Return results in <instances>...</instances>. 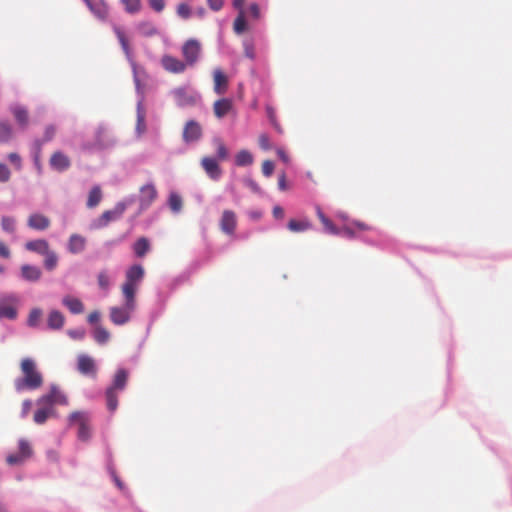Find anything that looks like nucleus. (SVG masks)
Listing matches in <instances>:
<instances>
[{"mask_svg": "<svg viewBox=\"0 0 512 512\" xmlns=\"http://www.w3.org/2000/svg\"><path fill=\"white\" fill-rule=\"evenodd\" d=\"M273 216L275 218H280V219L283 218L284 217V210H283V208L280 207V206H275L273 208Z\"/></svg>", "mask_w": 512, "mask_h": 512, "instance_id": "nucleus-60", "label": "nucleus"}, {"mask_svg": "<svg viewBox=\"0 0 512 512\" xmlns=\"http://www.w3.org/2000/svg\"><path fill=\"white\" fill-rule=\"evenodd\" d=\"M42 317V310L40 308H34L30 311L28 317V325L30 327H36L39 324V321Z\"/></svg>", "mask_w": 512, "mask_h": 512, "instance_id": "nucleus-43", "label": "nucleus"}, {"mask_svg": "<svg viewBox=\"0 0 512 512\" xmlns=\"http://www.w3.org/2000/svg\"><path fill=\"white\" fill-rule=\"evenodd\" d=\"M287 227L291 232H303V231L309 230L312 227V225L306 219H304V220L291 219V220H289Z\"/></svg>", "mask_w": 512, "mask_h": 512, "instance_id": "nucleus-29", "label": "nucleus"}, {"mask_svg": "<svg viewBox=\"0 0 512 512\" xmlns=\"http://www.w3.org/2000/svg\"><path fill=\"white\" fill-rule=\"evenodd\" d=\"M32 407L31 400H24L22 403V417H26Z\"/></svg>", "mask_w": 512, "mask_h": 512, "instance_id": "nucleus-58", "label": "nucleus"}, {"mask_svg": "<svg viewBox=\"0 0 512 512\" xmlns=\"http://www.w3.org/2000/svg\"><path fill=\"white\" fill-rule=\"evenodd\" d=\"M114 32L121 44L123 51L125 52V54L127 56H129L130 55V47H129L128 39L126 38L124 31L119 27H115Z\"/></svg>", "mask_w": 512, "mask_h": 512, "instance_id": "nucleus-38", "label": "nucleus"}, {"mask_svg": "<svg viewBox=\"0 0 512 512\" xmlns=\"http://www.w3.org/2000/svg\"><path fill=\"white\" fill-rule=\"evenodd\" d=\"M124 206H118L114 210H107L103 212L99 218V225L106 226L110 221L119 218L124 212Z\"/></svg>", "mask_w": 512, "mask_h": 512, "instance_id": "nucleus-26", "label": "nucleus"}, {"mask_svg": "<svg viewBox=\"0 0 512 512\" xmlns=\"http://www.w3.org/2000/svg\"><path fill=\"white\" fill-rule=\"evenodd\" d=\"M237 215L233 210H223L219 219V228L227 236H233L237 229Z\"/></svg>", "mask_w": 512, "mask_h": 512, "instance_id": "nucleus-8", "label": "nucleus"}, {"mask_svg": "<svg viewBox=\"0 0 512 512\" xmlns=\"http://www.w3.org/2000/svg\"><path fill=\"white\" fill-rule=\"evenodd\" d=\"M201 165L206 174L212 180H218L221 176V168L218 164V160L212 157H203L201 160Z\"/></svg>", "mask_w": 512, "mask_h": 512, "instance_id": "nucleus-14", "label": "nucleus"}, {"mask_svg": "<svg viewBox=\"0 0 512 512\" xmlns=\"http://www.w3.org/2000/svg\"><path fill=\"white\" fill-rule=\"evenodd\" d=\"M207 4L211 10L219 11L222 9L224 1L223 0H207Z\"/></svg>", "mask_w": 512, "mask_h": 512, "instance_id": "nucleus-53", "label": "nucleus"}, {"mask_svg": "<svg viewBox=\"0 0 512 512\" xmlns=\"http://www.w3.org/2000/svg\"><path fill=\"white\" fill-rule=\"evenodd\" d=\"M43 265L47 271H53L58 265V255L49 249L44 255Z\"/></svg>", "mask_w": 512, "mask_h": 512, "instance_id": "nucleus-30", "label": "nucleus"}, {"mask_svg": "<svg viewBox=\"0 0 512 512\" xmlns=\"http://www.w3.org/2000/svg\"><path fill=\"white\" fill-rule=\"evenodd\" d=\"M150 7L156 11L161 12L165 8V0H148Z\"/></svg>", "mask_w": 512, "mask_h": 512, "instance_id": "nucleus-52", "label": "nucleus"}, {"mask_svg": "<svg viewBox=\"0 0 512 512\" xmlns=\"http://www.w3.org/2000/svg\"><path fill=\"white\" fill-rule=\"evenodd\" d=\"M18 452L9 454L6 458L7 464L14 466V465H21L28 459H30L33 455V449L30 443L25 439H20L18 443Z\"/></svg>", "mask_w": 512, "mask_h": 512, "instance_id": "nucleus-5", "label": "nucleus"}, {"mask_svg": "<svg viewBox=\"0 0 512 512\" xmlns=\"http://www.w3.org/2000/svg\"><path fill=\"white\" fill-rule=\"evenodd\" d=\"M102 199V192L99 186H94L88 195L87 207L94 208L96 207Z\"/></svg>", "mask_w": 512, "mask_h": 512, "instance_id": "nucleus-34", "label": "nucleus"}, {"mask_svg": "<svg viewBox=\"0 0 512 512\" xmlns=\"http://www.w3.org/2000/svg\"><path fill=\"white\" fill-rule=\"evenodd\" d=\"M128 380V372L125 369L117 370L113 383L106 390V404L110 412H114L118 407V393L123 391Z\"/></svg>", "mask_w": 512, "mask_h": 512, "instance_id": "nucleus-2", "label": "nucleus"}, {"mask_svg": "<svg viewBox=\"0 0 512 512\" xmlns=\"http://www.w3.org/2000/svg\"><path fill=\"white\" fill-rule=\"evenodd\" d=\"M234 31L237 34H242L246 30V20L244 17V11H239V15L234 21Z\"/></svg>", "mask_w": 512, "mask_h": 512, "instance_id": "nucleus-39", "label": "nucleus"}, {"mask_svg": "<svg viewBox=\"0 0 512 512\" xmlns=\"http://www.w3.org/2000/svg\"><path fill=\"white\" fill-rule=\"evenodd\" d=\"M21 377L14 380L17 392L36 390L43 385V376L32 358H24L20 362Z\"/></svg>", "mask_w": 512, "mask_h": 512, "instance_id": "nucleus-1", "label": "nucleus"}, {"mask_svg": "<svg viewBox=\"0 0 512 512\" xmlns=\"http://www.w3.org/2000/svg\"><path fill=\"white\" fill-rule=\"evenodd\" d=\"M1 228L4 232L13 234L16 230L15 218L10 216H3L1 218Z\"/></svg>", "mask_w": 512, "mask_h": 512, "instance_id": "nucleus-36", "label": "nucleus"}, {"mask_svg": "<svg viewBox=\"0 0 512 512\" xmlns=\"http://www.w3.org/2000/svg\"><path fill=\"white\" fill-rule=\"evenodd\" d=\"M244 2L245 0H233V6L239 11H243Z\"/></svg>", "mask_w": 512, "mask_h": 512, "instance_id": "nucleus-63", "label": "nucleus"}, {"mask_svg": "<svg viewBox=\"0 0 512 512\" xmlns=\"http://www.w3.org/2000/svg\"><path fill=\"white\" fill-rule=\"evenodd\" d=\"M278 186H279V189L280 190H285L286 189V178H285V175L282 174L280 177H279V180H278Z\"/></svg>", "mask_w": 512, "mask_h": 512, "instance_id": "nucleus-62", "label": "nucleus"}, {"mask_svg": "<svg viewBox=\"0 0 512 512\" xmlns=\"http://www.w3.org/2000/svg\"><path fill=\"white\" fill-rule=\"evenodd\" d=\"M13 114L19 124H21L22 126H25L27 124L28 113H27L26 109H24L22 107H16L13 109Z\"/></svg>", "mask_w": 512, "mask_h": 512, "instance_id": "nucleus-41", "label": "nucleus"}, {"mask_svg": "<svg viewBox=\"0 0 512 512\" xmlns=\"http://www.w3.org/2000/svg\"><path fill=\"white\" fill-rule=\"evenodd\" d=\"M63 305L73 314H81L84 311L82 301L73 296H65L62 299Z\"/></svg>", "mask_w": 512, "mask_h": 512, "instance_id": "nucleus-24", "label": "nucleus"}, {"mask_svg": "<svg viewBox=\"0 0 512 512\" xmlns=\"http://www.w3.org/2000/svg\"><path fill=\"white\" fill-rule=\"evenodd\" d=\"M316 214L327 232H329L331 234L338 233V230L335 227V225L333 224V222L325 216V214L322 212V210L319 206L316 207Z\"/></svg>", "mask_w": 512, "mask_h": 512, "instance_id": "nucleus-32", "label": "nucleus"}, {"mask_svg": "<svg viewBox=\"0 0 512 512\" xmlns=\"http://www.w3.org/2000/svg\"><path fill=\"white\" fill-rule=\"evenodd\" d=\"M56 134V128L53 125H48L45 128L44 136L41 141H37V144L41 146L43 143L48 142L54 138Z\"/></svg>", "mask_w": 512, "mask_h": 512, "instance_id": "nucleus-45", "label": "nucleus"}, {"mask_svg": "<svg viewBox=\"0 0 512 512\" xmlns=\"http://www.w3.org/2000/svg\"><path fill=\"white\" fill-rule=\"evenodd\" d=\"M258 143L263 150L271 149L270 138L267 134H261L258 138Z\"/></svg>", "mask_w": 512, "mask_h": 512, "instance_id": "nucleus-49", "label": "nucleus"}, {"mask_svg": "<svg viewBox=\"0 0 512 512\" xmlns=\"http://www.w3.org/2000/svg\"><path fill=\"white\" fill-rule=\"evenodd\" d=\"M65 324L64 315L58 310H51L47 317V327L50 330H61Z\"/></svg>", "mask_w": 512, "mask_h": 512, "instance_id": "nucleus-20", "label": "nucleus"}, {"mask_svg": "<svg viewBox=\"0 0 512 512\" xmlns=\"http://www.w3.org/2000/svg\"><path fill=\"white\" fill-rule=\"evenodd\" d=\"M86 246V239L78 234H73L69 238L68 250L73 254L82 252Z\"/></svg>", "mask_w": 512, "mask_h": 512, "instance_id": "nucleus-25", "label": "nucleus"}, {"mask_svg": "<svg viewBox=\"0 0 512 512\" xmlns=\"http://www.w3.org/2000/svg\"><path fill=\"white\" fill-rule=\"evenodd\" d=\"M42 407L37 409L34 413V422L36 424H44L46 420L52 415L53 408H50L49 406L41 405Z\"/></svg>", "mask_w": 512, "mask_h": 512, "instance_id": "nucleus-28", "label": "nucleus"}, {"mask_svg": "<svg viewBox=\"0 0 512 512\" xmlns=\"http://www.w3.org/2000/svg\"><path fill=\"white\" fill-rule=\"evenodd\" d=\"M157 190L154 185L147 184L141 188V205L149 206L157 198Z\"/></svg>", "mask_w": 512, "mask_h": 512, "instance_id": "nucleus-23", "label": "nucleus"}, {"mask_svg": "<svg viewBox=\"0 0 512 512\" xmlns=\"http://www.w3.org/2000/svg\"><path fill=\"white\" fill-rule=\"evenodd\" d=\"M25 249L43 256L50 249V245L45 239H36L26 242Z\"/></svg>", "mask_w": 512, "mask_h": 512, "instance_id": "nucleus-22", "label": "nucleus"}, {"mask_svg": "<svg viewBox=\"0 0 512 512\" xmlns=\"http://www.w3.org/2000/svg\"><path fill=\"white\" fill-rule=\"evenodd\" d=\"M213 143L216 147V151H217V159L218 161H224L228 158L229 156V153H228V149L226 147V145L224 144V142L220 139V138H215L213 140Z\"/></svg>", "mask_w": 512, "mask_h": 512, "instance_id": "nucleus-35", "label": "nucleus"}, {"mask_svg": "<svg viewBox=\"0 0 512 512\" xmlns=\"http://www.w3.org/2000/svg\"><path fill=\"white\" fill-rule=\"evenodd\" d=\"M214 92L218 95L224 94L228 89V78L219 68L213 71Z\"/></svg>", "mask_w": 512, "mask_h": 512, "instance_id": "nucleus-18", "label": "nucleus"}, {"mask_svg": "<svg viewBox=\"0 0 512 512\" xmlns=\"http://www.w3.org/2000/svg\"><path fill=\"white\" fill-rule=\"evenodd\" d=\"M21 276L26 281L37 282L42 276V271L37 266L24 264L21 266Z\"/></svg>", "mask_w": 512, "mask_h": 512, "instance_id": "nucleus-21", "label": "nucleus"}, {"mask_svg": "<svg viewBox=\"0 0 512 512\" xmlns=\"http://www.w3.org/2000/svg\"><path fill=\"white\" fill-rule=\"evenodd\" d=\"M10 256V249L2 241H0V257L8 259Z\"/></svg>", "mask_w": 512, "mask_h": 512, "instance_id": "nucleus-56", "label": "nucleus"}, {"mask_svg": "<svg viewBox=\"0 0 512 512\" xmlns=\"http://www.w3.org/2000/svg\"><path fill=\"white\" fill-rule=\"evenodd\" d=\"M77 368H78V371L84 375L91 374V375L95 376V374H96V367H95L94 360L91 357L84 355V354H81L78 356Z\"/></svg>", "mask_w": 512, "mask_h": 512, "instance_id": "nucleus-17", "label": "nucleus"}, {"mask_svg": "<svg viewBox=\"0 0 512 512\" xmlns=\"http://www.w3.org/2000/svg\"><path fill=\"white\" fill-rule=\"evenodd\" d=\"M177 14L183 19H188L191 16V9L186 3H180L177 6Z\"/></svg>", "mask_w": 512, "mask_h": 512, "instance_id": "nucleus-47", "label": "nucleus"}, {"mask_svg": "<svg viewBox=\"0 0 512 512\" xmlns=\"http://www.w3.org/2000/svg\"><path fill=\"white\" fill-rule=\"evenodd\" d=\"M150 250V242L146 237H141L133 244V251L139 258L144 257Z\"/></svg>", "mask_w": 512, "mask_h": 512, "instance_id": "nucleus-27", "label": "nucleus"}, {"mask_svg": "<svg viewBox=\"0 0 512 512\" xmlns=\"http://www.w3.org/2000/svg\"><path fill=\"white\" fill-rule=\"evenodd\" d=\"M17 316L16 309L11 305H0V318L15 319Z\"/></svg>", "mask_w": 512, "mask_h": 512, "instance_id": "nucleus-40", "label": "nucleus"}, {"mask_svg": "<svg viewBox=\"0 0 512 512\" xmlns=\"http://www.w3.org/2000/svg\"><path fill=\"white\" fill-rule=\"evenodd\" d=\"M274 171V164L272 161L270 160H265L263 163H262V173L266 176V177H269L272 175Z\"/></svg>", "mask_w": 512, "mask_h": 512, "instance_id": "nucleus-50", "label": "nucleus"}, {"mask_svg": "<svg viewBox=\"0 0 512 512\" xmlns=\"http://www.w3.org/2000/svg\"><path fill=\"white\" fill-rule=\"evenodd\" d=\"M100 320V313L98 311H93L88 315V321L91 324H95Z\"/></svg>", "mask_w": 512, "mask_h": 512, "instance_id": "nucleus-59", "label": "nucleus"}, {"mask_svg": "<svg viewBox=\"0 0 512 512\" xmlns=\"http://www.w3.org/2000/svg\"><path fill=\"white\" fill-rule=\"evenodd\" d=\"M160 63L165 71L172 74H181L185 72L188 67L184 60H180L169 54L163 55Z\"/></svg>", "mask_w": 512, "mask_h": 512, "instance_id": "nucleus-10", "label": "nucleus"}, {"mask_svg": "<svg viewBox=\"0 0 512 512\" xmlns=\"http://www.w3.org/2000/svg\"><path fill=\"white\" fill-rule=\"evenodd\" d=\"M70 424L78 425V438L82 441L89 440L90 433V418L85 412H73L69 417Z\"/></svg>", "mask_w": 512, "mask_h": 512, "instance_id": "nucleus-6", "label": "nucleus"}, {"mask_svg": "<svg viewBox=\"0 0 512 512\" xmlns=\"http://www.w3.org/2000/svg\"><path fill=\"white\" fill-rule=\"evenodd\" d=\"M27 225L34 230H46L50 226V220L43 214L34 213L28 218Z\"/></svg>", "mask_w": 512, "mask_h": 512, "instance_id": "nucleus-19", "label": "nucleus"}, {"mask_svg": "<svg viewBox=\"0 0 512 512\" xmlns=\"http://www.w3.org/2000/svg\"><path fill=\"white\" fill-rule=\"evenodd\" d=\"M8 159L11 163L15 164L18 168L21 167V158L17 153H10Z\"/></svg>", "mask_w": 512, "mask_h": 512, "instance_id": "nucleus-57", "label": "nucleus"}, {"mask_svg": "<svg viewBox=\"0 0 512 512\" xmlns=\"http://www.w3.org/2000/svg\"><path fill=\"white\" fill-rule=\"evenodd\" d=\"M168 205L172 212L179 213L183 207L182 197L177 192H171L168 198Z\"/></svg>", "mask_w": 512, "mask_h": 512, "instance_id": "nucleus-31", "label": "nucleus"}, {"mask_svg": "<svg viewBox=\"0 0 512 512\" xmlns=\"http://www.w3.org/2000/svg\"><path fill=\"white\" fill-rule=\"evenodd\" d=\"M68 334L74 339H82L85 335L84 331L71 330Z\"/></svg>", "mask_w": 512, "mask_h": 512, "instance_id": "nucleus-61", "label": "nucleus"}, {"mask_svg": "<svg viewBox=\"0 0 512 512\" xmlns=\"http://www.w3.org/2000/svg\"><path fill=\"white\" fill-rule=\"evenodd\" d=\"M246 184L255 192L259 191L258 185L251 179L246 180Z\"/></svg>", "mask_w": 512, "mask_h": 512, "instance_id": "nucleus-64", "label": "nucleus"}, {"mask_svg": "<svg viewBox=\"0 0 512 512\" xmlns=\"http://www.w3.org/2000/svg\"><path fill=\"white\" fill-rule=\"evenodd\" d=\"M125 305L123 307H112L110 308V320L115 325H124L130 321L131 314L135 309L136 302L135 298L124 296Z\"/></svg>", "mask_w": 512, "mask_h": 512, "instance_id": "nucleus-4", "label": "nucleus"}, {"mask_svg": "<svg viewBox=\"0 0 512 512\" xmlns=\"http://www.w3.org/2000/svg\"><path fill=\"white\" fill-rule=\"evenodd\" d=\"M144 273V268L139 264H135L127 270L126 279L122 285L124 296H128L130 299L135 298L138 284L142 281Z\"/></svg>", "mask_w": 512, "mask_h": 512, "instance_id": "nucleus-3", "label": "nucleus"}, {"mask_svg": "<svg viewBox=\"0 0 512 512\" xmlns=\"http://www.w3.org/2000/svg\"><path fill=\"white\" fill-rule=\"evenodd\" d=\"M49 163L54 170L59 172L67 170L71 165L69 157L60 151H56L51 155Z\"/></svg>", "mask_w": 512, "mask_h": 512, "instance_id": "nucleus-15", "label": "nucleus"}, {"mask_svg": "<svg viewBox=\"0 0 512 512\" xmlns=\"http://www.w3.org/2000/svg\"><path fill=\"white\" fill-rule=\"evenodd\" d=\"M98 284L102 289H108L109 277L106 272L103 271L98 274Z\"/></svg>", "mask_w": 512, "mask_h": 512, "instance_id": "nucleus-51", "label": "nucleus"}, {"mask_svg": "<svg viewBox=\"0 0 512 512\" xmlns=\"http://www.w3.org/2000/svg\"><path fill=\"white\" fill-rule=\"evenodd\" d=\"M182 56L188 67L194 66L201 54V44L196 39L187 40L181 49Z\"/></svg>", "mask_w": 512, "mask_h": 512, "instance_id": "nucleus-7", "label": "nucleus"}, {"mask_svg": "<svg viewBox=\"0 0 512 512\" xmlns=\"http://www.w3.org/2000/svg\"><path fill=\"white\" fill-rule=\"evenodd\" d=\"M84 3L87 5L89 10L94 14L95 17L98 19L104 21L107 19L109 15V8L108 5L105 3L104 0H83Z\"/></svg>", "mask_w": 512, "mask_h": 512, "instance_id": "nucleus-13", "label": "nucleus"}, {"mask_svg": "<svg viewBox=\"0 0 512 512\" xmlns=\"http://www.w3.org/2000/svg\"><path fill=\"white\" fill-rule=\"evenodd\" d=\"M110 338V333L102 326H97L94 330V339L99 344L106 343Z\"/></svg>", "mask_w": 512, "mask_h": 512, "instance_id": "nucleus-37", "label": "nucleus"}, {"mask_svg": "<svg viewBox=\"0 0 512 512\" xmlns=\"http://www.w3.org/2000/svg\"><path fill=\"white\" fill-rule=\"evenodd\" d=\"M128 13L134 14L140 11L141 2L140 0H121Z\"/></svg>", "mask_w": 512, "mask_h": 512, "instance_id": "nucleus-42", "label": "nucleus"}, {"mask_svg": "<svg viewBox=\"0 0 512 512\" xmlns=\"http://www.w3.org/2000/svg\"><path fill=\"white\" fill-rule=\"evenodd\" d=\"M202 137V127L201 125L194 121L189 120L183 129V140L186 143L198 141Z\"/></svg>", "mask_w": 512, "mask_h": 512, "instance_id": "nucleus-12", "label": "nucleus"}, {"mask_svg": "<svg viewBox=\"0 0 512 512\" xmlns=\"http://www.w3.org/2000/svg\"><path fill=\"white\" fill-rule=\"evenodd\" d=\"M266 114L273 125H276V112L271 106L266 107Z\"/></svg>", "mask_w": 512, "mask_h": 512, "instance_id": "nucleus-55", "label": "nucleus"}, {"mask_svg": "<svg viewBox=\"0 0 512 512\" xmlns=\"http://www.w3.org/2000/svg\"><path fill=\"white\" fill-rule=\"evenodd\" d=\"M37 404L53 408L55 404L67 405L68 399L57 387L53 386L48 394L41 396L37 400Z\"/></svg>", "mask_w": 512, "mask_h": 512, "instance_id": "nucleus-11", "label": "nucleus"}, {"mask_svg": "<svg viewBox=\"0 0 512 512\" xmlns=\"http://www.w3.org/2000/svg\"><path fill=\"white\" fill-rule=\"evenodd\" d=\"M248 12L254 19H258L260 17V9L256 3H252L249 6Z\"/></svg>", "mask_w": 512, "mask_h": 512, "instance_id": "nucleus-54", "label": "nucleus"}, {"mask_svg": "<svg viewBox=\"0 0 512 512\" xmlns=\"http://www.w3.org/2000/svg\"><path fill=\"white\" fill-rule=\"evenodd\" d=\"M10 177L11 172L9 168L5 164L0 163V182L6 183L10 180Z\"/></svg>", "mask_w": 512, "mask_h": 512, "instance_id": "nucleus-48", "label": "nucleus"}, {"mask_svg": "<svg viewBox=\"0 0 512 512\" xmlns=\"http://www.w3.org/2000/svg\"><path fill=\"white\" fill-rule=\"evenodd\" d=\"M139 30L144 36H153L157 34V29L150 23L140 24Z\"/></svg>", "mask_w": 512, "mask_h": 512, "instance_id": "nucleus-46", "label": "nucleus"}, {"mask_svg": "<svg viewBox=\"0 0 512 512\" xmlns=\"http://www.w3.org/2000/svg\"><path fill=\"white\" fill-rule=\"evenodd\" d=\"M237 166L244 167L253 163V156L248 150H241L235 156Z\"/></svg>", "mask_w": 512, "mask_h": 512, "instance_id": "nucleus-33", "label": "nucleus"}, {"mask_svg": "<svg viewBox=\"0 0 512 512\" xmlns=\"http://www.w3.org/2000/svg\"><path fill=\"white\" fill-rule=\"evenodd\" d=\"M172 95L180 107L194 106L199 100V95L196 92H190L183 87L174 89Z\"/></svg>", "mask_w": 512, "mask_h": 512, "instance_id": "nucleus-9", "label": "nucleus"}, {"mask_svg": "<svg viewBox=\"0 0 512 512\" xmlns=\"http://www.w3.org/2000/svg\"><path fill=\"white\" fill-rule=\"evenodd\" d=\"M233 110V101L230 98H221L214 102L213 112L216 118L221 119Z\"/></svg>", "mask_w": 512, "mask_h": 512, "instance_id": "nucleus-16", "label": "nucleus"}, {"mask_svg": "<svg viewBox=\"0 0 512 512\" xmlns=\"http://www.w3.org/2000/svg\"><path fill=\"white\" fill-rule=\"evenodd\" d=\"M12 137V129L7 123H0V142H7Z\"/></svg>", "mask_w": 512, "mask_h": 512, "instance_id": "nucleus-44", "label": "nucleus"}]
</instances>
